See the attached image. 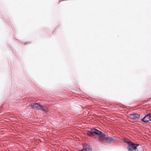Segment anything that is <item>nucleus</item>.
I'll return each mask as SVG.
<instances>
[{
  "instance_id": "f257e3e1",
  "label": "nucleus",
  "mask_w": 151,
  "mask_h": 151,
  "mask_svg": "<svg viewBox=\"0 0 151 151\" xmlns=\"http://www.w3.org/2000/svg\"><path fill=\"white\" fill-rule=\"evenodd\" d=\"M87 132L89 135H97L100 138H103L105 141H108L109 142L112 143L114 141L111 137H107L105 134L95 128L91 129L89 130H88Z\"/></svg>"
},
{
  "instance_id": "f03ea898",
  "label": "nucleus",
  "mask_w": 151,
  "mask_h": 151,
  "mask_svg": "<svg viewBox=\"0 0 151 151\" xmlns=\"http://www.w3.org/2000/svg\"><path fill=\"white\" fill-rule=\"evenodd\" d=\"M30 106L35 109L42 111L45 114H46L47 112V108L37 103H32Z\"/></svg>"
},
{
  "instance_id": "7ed1b4c3",
  "label": "nucleus",
  "mask_w": 151,
  "mask_h": 151,
  "mask_svg": "<svg viewBox=\"0 0 151 151\" xmlns=\"http://www.w3.org/2000/svg\"><path fill=\"white\" fill-rule=\"evenodd\" d=\"M128 144L127 149L129 151H132L133 149L135 150L136 149L137 146L139 145V144L132 143L131 142H128Z\"/></svg>"
},
{
  "instance_id": "20e7f679",
  "label": "nucleus",
  "mask_w": 151,
  "mask_h": 151,
  "mask_svg": "<svg viewBox=\"0 0 151 151\" xmlns=\"http://www.w3.org/2000/svg\"><path fill=\"white\" fill-rule=\"evenodd\" d=\"M141 120L142 122L145 123L148 122L149 121H151V113L148 114L146 115Z\"/></svg>"
},
{
  "instance_id": "39448f33",
  "label": "nucleus",
  "mask_w": 151,
  "mask_h": 151,
  "mask_svg": "<svg viewBox=\"0 0 151 151\" xmlns=\"http://www.w3.org/2000/svg\"><path fill=\"white\" fill-rule=\"evenodd\" d=\"M140 114H138L135 113L133 114H130L129 115V117L132 119L135 120L139 118L140 117Z\"/></svg>"
},
{
  "instance_id": "423d86ee",
  "label": "nucleus",
  "mask_w": 151,
  "mask_h": 151,
  "mask_svg": "<svg viewBox=\"0 0 151 151\" xmlns=\"http://www.w3.org/2000/svg\"><path fill=\"white\" fill-rule=\"evenodd\" d=\"M83 150H82L81 151H84L85 150V149L87 148H88V147H90L89 146H88L87 145V144L86 145H83Z\"/></svg>"
},
{
  "instance_id": "0eeeda50",
  "label": "nucleus",
  "mask_w": 151,
  "mask_h": 151,
  "mask_svg": "<svg viewBox=\"0 0 151 151\" xmlns=\"http://www.w3.org/2000/svg\"><path fill=\"white\" fill-rule=\"evenodd\" d=\"M84 151H92L91 147H90L87 148L85 149V150Z\"/></svg>"
}]
</instances>
